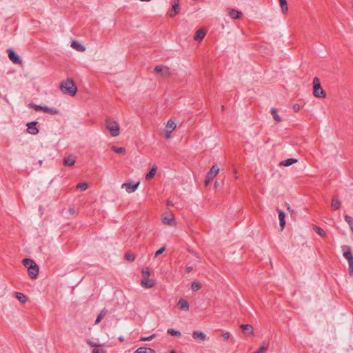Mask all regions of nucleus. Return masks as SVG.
<instances>
[{
	"label": "nucleus",
	"mask_w": 353,
	"mask_h": 353,
	"mask_svg": "<svg viewBox=\"0 0 353 353\" xmlns=\"http://www.w3.org/2000/svg\"><path fill=\"white\" fill-rule=\"evenodd\" d=\"M228 15L230 17V18L233 19H238L241 18L243 14L241 11H239L237 10L233 9V8H228Z\"/></svg>",
	"instance_id": "nucleus-11"
},
{
	"label": "nucleus",
	"mask_w": 353,
	"mask_h": 353,
	"mask_svg": "<svg viewBox=\"0 0 353 353\" xmlns=\"http://www.w3.org/2000/svg\"><path fill=\"white\" fill-rule=\"evenodd\" d=\"M345 220L348 223L350 228L353 227V218L349 215L345 216Z\"/></svg>",
	"instance_id": "nucleus-34"
},
{
	"label": "nucleus",
	"mask_w": 353,
	"mask_h": 353,
	"mask_svg": "<svg viewBox=\"0 0 353 353\" xmlns=\"http://www.w3.org/2000/svg\"><path fill=\"white\" fill-rule=\"evenodd\" d=\"M210 180H211V179H209L207 177L206 180L205 181V185H208L209 184V183H210Z\"/></svg>",
	"instance_id": "nucleus-49"
},
{
	"label": "nucleus",
	"mask_w": 353,
	"mask_h": 353,
	"mask_svg": "<svg viewBox=\"0 0 353 353\" xmlns=\"http://www.w3.org/2000/svg\"><path fill=\"white\" fill-rule=\"evenodd\" d=\"M192 336L196 340H200L201 341H204L206 339V335L200 331H194L192 333Z\"/></svg>",
	"instance_id": "nucleus-19"
},
{
	"label": "nucleus",
	"mask_w": 353,
	"mask_h": 353,
	"mask_svg": "<svg viewBox=\"0 0 353 353\" xmlns=\"http://www.w3.org/2000/svg\"><path fill=\"white\" fill-rule=\"evenodd\" d=\"M170 353H176L175 350H172Z\"/></svg>",
	"instance_id": "nucleus-53"
},
{
	"label": "nucleus",
	"mask_w": 353,
	"mask_h": 353,
	"mask_svg": "<svg viewBox=\"0 0 353 353\" xmlns=\"http://www.w3.org/2000/svg\"><path fill=\"white\" fill-rule=\"evenodd\" d=\"M163 223L173 225L175 222L174 215L170 212H165L161 216Z\"/></svg>",
	"instance_id": "nucleus-6"
},
{
	"label": "nucleus",
	"mask_w": 353,
	"mask_h": 353,
	"mask_svg": "<svg viewBox=\"0 0 353 353\" xmlns=\"http://www.w3.org/2000/svg\"><path fill=\"white\" fill-rule=\"evenodd\" d=\"M223 110H224V106H223V105H222V106H221V111H223Z\"/></svg>",
	"instance_id": "nucleus-54"
},
{
	"label": "nucleus",
	"mask_w": 353,
	"mask_h": 353,
	"mask_svg": "<svg viewBox=\"0 0 353 353\" xmlns=\"http://www.w3.org/2000/svg\"><path fill=\"white\" fill-rule=\"evenodd\" d=\"M191 288L194 291H198L201 288V285L199 282L194 281L191 285Z\"/></svg>",
	"instance_id": "nucleus-33"
},
{
	"label": "nucleus",
	"mask_w": 353,
	"mask_h": 353,
	"mask_svg": "<svg viewBox=\"0 0 353 353\" xmlns=\"http://www.w3.org/2000/svg\"><path fill=\"white\" fill-rule=\"evenodd\" d=\"M271 114L274 118V120L276 122V123H279L281 121V117L279 116V114H277V110L275 108H272L271 109Z\"/></svg>",
	"instance_id": "nucleus-26"
},
{
	"label": "nucleus",
	"mask_w": 353,
	"mask_h": 353,
	"mask_svg": "<svg viewBox=\"0 0 353 353\" xmlns=\"http://www.w3.org/2000/svg\"><path fill=\"white\" fill-rule=\"evenodd\" d=\"M192 270V267H188V268H186V272H190Z\"/></svg>",
	"instance_id": "nucleus-51"
},
{
	"label": "nucleus",
	"mask_w": 353,
	"mask_h": 353,
	"mask_svg": "<svg viewBox=\"0 0 353 353\" xmlns=\"http://www.w3.org/2000/svg\"><path fill=\"white\" fill-rule=\"evenodd\" d=\"M154 336H155V334H152L151 336H148V337H141L140 340L141 341H151Z\"/></svg>",
	"instance_id": "nucleus-42"
},
{
	"label": "nucleus",
	"mask_w": 353,
	"mask_h": 353,
	"mask_svg": "<svg viewBox=\"0 0 353 353\" xmlns=\"http://www.w3.org/2000/svg\"><path fill=\"white\" fill-rule=\"evenodd\" d=\"M313 229L321 236H322V237H325L326 236L325 232L322 228H321L320 227H319L317 225H314Z\"/></svg>",
	"instance_id": "nucleus-30"
},
{
	"label": "nucleus",
	"mask_w": 353,
	"mask_h": 353,
	"mask_svg": "<svg viewBox=\"0 0 353 353\" xmlns=\"http://www.w3.org/2000/svg\"><path fill=\"white\" fill-rule=\"evenodd\" d=\"M105 352L103 350L94 349L92 350V353H104Z\"/></svg>",
	"instance_id": "nucleus-47"
},
{
	"label": "nucleus",
	"mask_w": 353,
	"mask_h": 353,
	"mask_svg": "<svg viewBox=\"0 0 353 353\" xmlns=\"http://www.w3.org/2000/svg\"><path fill=\"white\" fill-rule=\"evenodd\" d=\"M142 274L143 278L149 277L151 274L150 270L148 268H145L142 270Z\"/></svg>",
	"instance_id": "nucleus-38"
},
{
	"label": "nucleus",
	"mask_w": 353,
	"mask_h": 353,
	"mask_svg": "<svg viewBox=\"0 0 353 353\" xmlns=\"http://www.w3.org/2000/svg\"><path fill=\"white\" fill-rule=\"evenodd\" d=\"M178 307L182 310L188 311L190 304L186 300L181 299L178 301Z\"/></svg>",
	"instance_id": "nucleus-18"
},
{
	"label": "nucleus",
	"mask_w": 353,
	"mask_h": 353,
	"mask_svg": "<svg viewBox=\"0 0 353 353\" xmlns=\"http://www.w3.org/2000/svg\"><path fill=\"white\" fill-rule=\"evenodd\" d=\"M139 185V182L136 183L133 182L124 183L121 185V188L125 189L128 193L135 192Z\"/></svg>",
	"instance_id": "nucleus-8"
},
{
	"label": "nucleus",
	"mask_w": 353,
	"mask_h": 353,
	"mask_svg": "<svg viewBox=\"0 0 353 353\" xmlns=\"http://www.w3.org/2000/svg\"><path fill=\"white\" fill-rule=\"evenodd\" d=\"M154 281L150 279L149 277L143 278L141 283V286L145 288H151L154 285Z\"/></svg>",
	"instance_id": "nucleus-13"
},
{
	"label": "nucleus",
	"mask_w": 353,
	"mask_h": 353,
	"mask_svg": "<svg viewBox=\"0 0 353 353\" xmlns=\"http://www.w3.org/2000/svg\"><path fill=\"white\" fill-rule=\"evenodd\" d=\"M37 121H32L26 124L28 129L27 131L29 134L36 135L39 133V130L37 128Z\"/></svg>",
	"instance_id": "nucleus-10"
},
{
	"label": "nucleus",
	"mask_w": 353,
	"mask_h": 353,
	"mask_svg": "<svg viewBox=\"0 0 353 353\" xmlns=\"http://www.w3.org/2000/svg\"><path fill=\"white\" fill-rule=\"evenodd\" d=\"M8 57L15 65H21L22 61L19 57L12 49L8 50Z\"/></svg>",
	"instance_id": "nucleus-9"
},
{
	"label": "nucleus",
	"mask_w": 353,
	"mask_h": 353,
	"mask_svg": "<svg viewBox=\"0 0 353 353\" xmlns=\"http://www.w3.org/2000/svg\"><path fill=\"white\" fill-rule=\"evenodd\" d=\"M288 210H290V206L288 205Z\"/></svg>",
	"instance_id": "nucleus-55"
},
{
	"label": "nucleus",
	"mask_w": 353,
	"mask_h": 353,
	"mask_svg": "<svg viewBox=\"0 0 353 353\" xmlns=\"http://www.w3.org/2000/svg\"><path fill=\"white\" fill-rule=\"evenodd\" d=\"M165 250V247H162L161 248H160L159 250H158L156 252H155V256H159L160 254H161Z\"/></svg>",
	"instance_id": "nucleus-43"
},
{
	"label": "nucleus",
	"mask_w": 353,
	"mask_h": 353,
	"mask_svg": "<svg viewBox=\"0 0 353 353\" xmlns=\"http://www.w3.org/2000/svg\"><path fill=\"white\" fill-rule=\"evenodd\" d=\"M156 172H157V168L154 166L150 169V172L146 174L145 179L150 180L155 175Z\"/></svg>",
	"instance_id": "nucleus-29"
},
{
	"label": "nucleus",
	"mask_w": 353,
	"mask_h": 353,
	"mask_svg": "<svg viewBox=\"0 0 353 353\" xmlns=\"http://www.w3.org/2000/svg\"><path fill=\"white\" fill-rule=\"evenodd\" d=\"M71 47L78 51V52H85L86 48L85 47L81 44V43H79V41H73L72 43H71Z\"/></svg>",
	"instance_id": "nucleus-15"
},
{
	"label": "nucleus",
	"mask_w": 353,
	"mask_h": 353,
	"mask_svg": "<svg viewBox=\"0 0 353 353\" xmlns=\"http://www.w3.org/2000/svg\"><path fill=\"white\" fill-rule=\"evenodd\" d=\"M313 94L316 97L325 98L326 94L321 88L320 81L318 77H314L313 79Z\"/></svg>",
	"instance_id": "nucleus-5"
},
{
	"label": "nucleus",
	"mask_w": 353,
	"mask_h": 353,
	"mask_svg": "<svg viewBox=\"0 0 353 353\" xmlns=\"http://www.w3.org/2000/svg\"><path fill=\"white\" fill-rule=\"evenodd\" d=\"M342 249L344 250L343 256L348 261L349 274L351 276H353V254L349 246L343 245Z\"/></svg>",
	"instance_id": "nucleus-4"
},
{
	"label": "nucleus",
	"mask_w": 353,
	"mask_h": 353,
	"mask_svg": "<svg viewBox=\"0 0 353 353\" xmlns=\"http://www.w3.org/2000/svg\"><path fill=\"white\" fill-rule=\"evenodd\" d=\"M88 185L86 183H79L77 185V188L81 190V191H85L87 190Z\"/></svg>",
	"instance_id": "nucleus-32"
},
{
	"label": "nucleus",
	"mask_w": 353,
	"mask_h": 353,
	"mask_svg": "<svg viewBox=\"0 0 353 353\" xmlns=\"http://www.w3.org/2000/svg\"><path fill=\"white\" fill-rule=\"evenodd\" d=\"M222 336L224 340H228L230 336V334L229 332H225L223 334Z\"/></svg>",
	"instance_id": "nucleus-45"
},
{
	"label": "nucleus",
	"mask_w": 353,
	"mask_h": 353,
	"mask_svg": "<svg viewBox=\"0 0 353 353\" xmlns=\"http://www.w3.org/2000/svg\"><path fill=\"white\" fill-rule=\"evenodd\" d=\"M176 13V2L172 3V11L170 12V17H174Z\"/></svg>",
	"instance_id": "nucleus-40"
},
{
	"label": "nucleus",
	"mask_w": 353,
	"mask_h": 353,
	"mask_svg": "<svg viewBox=\"0 0 353 353\" xmlns=\"http://www.w3.org/2000/svg\"><path fill=\"white\" fill-rule=\"evenodd\" d=\"M217 185H218V184H217V182H216V183H214V186H215V187H216V186H217Z\"/></svg>",
	"instance_id": "nucleus-56"
},
{
	"label": "nucleus",
	"mask_w": 353,
	"mask_h": 353,
	"mask_svg": "<svg viewBox=\"0 0 353 353\" xmlns=\"http://www.w3.org/2000/svg\"><path fill=\"white\" fill-rule=\"evenodd\" d=\"M219 172V168L216 165H214L208 172L207 174V177L209 179H212L215 176L218 174Z\"/></svg>",
	"instance_id": "nucleus-17"
},
{
	"label": "nucleus",
	"mask_w": 353,
	"mask_h": 353,
	"mask_svg": "<svg viewBox=\"0 0 353 353\" xmlns=\"http://www.w3.org/2000/svg\"><path fill=\"white\" fill-rule=\"evenodd\" d=\"M268 345H262L261 347H260L256 351L252 352V353H265L266 352V350H268Z\"/></svg>",
	"instance_id": "nucleus-35"
},
{
	"label": "nucleus",
	"mask_w": 353,
	"mask_h": 353,
	"mask_svg": "<svg viewBox=\"0 0 353 353\" xmlns=\"http://www.w3.org/2000/svg\"><path fill=\"white\" fill-rule=\"evenodd\" d=\"M105 312H101L97 316L96 321H95V324H98L99 323L101 322V321L102 320V319L105 316Z\"/></svg>",
	"instance_id": "nucleus-39"
},
{
	"label": "nucleus",
	"mask_w": 353,
	"mask_h": 353,
	"mask_svg": "<svg viewBox=\"0 0 353 353\" xmlns=\"http://www.w3.org/2000/svg\"><path fill=\"white\" fill-rule=\"evenodd\" d=\"M134 353H155V351L151 348L141 347H139Z\"/></svg>",
	"instance_id": "nucleus-23"
},
{
	"label": "nucleus",
	"mask_w": 353,
	"mask_h": 353,
	"mask_svg": "<svg viewBox=\"0 0 353 353\" xmlns=\"http://www.w3.org/2000/svg\"><path fill=\"white\" fill-rule=\"evenodd\" d=\"M296 162H297V159L290 158V159H288L286 160L281 161L279 165L281 166H290Z\"/></svg>",
	"instance_id": "nucleus-21"
},
{
	"label": "nucleus",
	"mask_w": 353,
	"mask_h": 353,
	"mask_svg": "<svg viewBox=\"0 0 353 353\" xmlns=\"http://www.w3.org/2000/svg\"><path fill=\"white\" fill-rule=\"evenodd\" d=\"M283 13L285 14L288 11V7L286 0H279Z\"/></svg>",
	"instance_id": "nucleus-27"
},
{
	"label": "nucleus",
	"mask_w": 353,
	"mask_h": 353,
	"mask_svg": "<svg viewBox=\"0 0 353 353\" xmlns=\"http://www.w3.org/2000/svg\"><path fill=\"white\" fill-rule=\"evenodd\" d=\"M86 343L88 345L93 347H97L101 346L100 344L96 343L94 342L91 341L90 340L88 339L86 340Z\"/></svg>",
	"instance_id": "nucleus-41"
},
{
	"label": "nucleus",
	"mask_w": 353,
	"mask_h": 353,
	"mask_svg": "<svg viewBox=\"0 0 353 353\" xmlns=\"http://www.w3.org/2000/svg\"><path fill=\"white\" fill-rule=\"evenodd\" d=\"M69 211H70V213L71 214H74V212H75V211H74V210L73 208H70Z\"/></svg>",
	"instance_id": "nucleus-50"
},
{
	"label": "nucleus",
	"mask_w": 353,
	"mask_h": 353,
	"mask_svg": "<svg viewBox=\"0 0 353 353\" xmlns=\"http://www.w3.org/2000/svg\"><path fill=\"white\" fill-rule=\"evenodd\" d=\"M112 150L117 153H124L125 152V149L124 148H118L116 146H112Z\"/></svg>",
	"instance_id": "nucleus-36"
},
{
	"label": "nucleus",
	"mask_w": 353,
	"mask_h": 353,
	"mask_svg": "<svg viewBox=\"0 0 353 353\" xmlns=\"http://www.w3.org/2000/svg\"><path fill=\"white\" fill-rule=\"evenodd\" d=\"M23 264L28 268V274L32 279H36L39 274V267L36 263L30 259H24Z\"/></svg>",
	"instance_id": "nucleus-2"
},
{
	"label": "nucleus",
	"mask_w": 353,
	"mask_h": 353,
	"mask_svg": "<svg viewBox=\"0 0 353 353\" xmlns=\"http://www.w3.org/2000/svg\"><path fill=\"white\" fill-rule=\"evenodd\" d=\"M341 203L337 197H334L332 200L331 206L333 210H338L341 207Z\"/></svg>",
	"instance_id": "nucleus-22"
},
{
	"label": "nucleus",
	"mask_w": 353,
	"mask_h": 353,
	"mask_svg": "<svg viewBox=\"0 0 353 353\" xmlns=\"http://www.w3.org/2000/svg\"><path fill=\"white\" fill-rule=\"evenodd\" d=\"M168 333L170 334L172 336H176V330H175L174 329H168Z\"/></svg>",
	"instance_id": "nucleus-44"
},
{
	"label": "nucleus",
	"mask_w": 353,
	"mask_h": 353,
	"mask_svg": "<svg viewBox=\"0 0 353 353\" xmlns=\"http://www.w3.org/2000/svg\"><path fill=\"white\" fill-rule=\"evenodd\" d=\"M119 340L121 342H123V341H124V338H123V336H120V337L119 338Z\"/></svg>",
	"instance_id": "nucleus-52"
},
{
	"label": "nucleus",
	"mask_w": 353,
	"mask_h": 353,
	"mask_svg": "<svg viewBox=\"0 0 353 353\" xmlns=\"http://www.w3.org/2000/svg\"><path fill=\"white\" fill-rule=\"evenodd\" d=\"M43 111L50 114H57L59 113V110L56 108H52L47 106L43 107Z\"/></svg>",
	"instance_id": "nucleus-25"
},
{
	"label": "nucleus",
	"mask_w": 353,
	"mask_h": 353,
	"mask_svg": "<svg viewBox=\"0 0 353 353\" xmlns=\"http://www.w3.org/2000/svg\"><path fill=\"white\" fill-rule=\"evenodd\" d=\"M76 157L73 154H70L65 157L63 160V165L65 166H72L74 165L76 162Z\"/></svg>",
	"instance_id": "nucleus-14"
},
{
	"label": "nucleus",
	"mask_w": 353,
	"mask_h": 353,
	"mask_svg": "<svg viewBox=\"0 0 353 353\" xmlns=\"http://www.w3.org/2000/svg\"><path fill=\"white\" fill-rule=\"evenodd\" d=\"M105 125L112 137H117L119 134L120 128L117 121L111 120L110 119H106Z\"/></svg>",
	"instance_id": "nucleus-3"
},
{
	"label": "nucleus",
	"mask_w": 353,
	"mask_h": 353,
	"mask_svg": "<svg viewBox=\"0 0 353 353\" xmlns=\"http://www.w3.org/2000/svg\"><path fill=\"white\" fill-rule=\"evenodd\" d=\"M176 128V124L172 119L169 120L165 128V137L167 139L171 138V133Z\"/></svg>",
	"instance_id": "nucleus-7"
},
{
	"label": "nucleus",
	"mask_w": 353,
	"mask_h": 353,
	"mask_svg": "<svg viewBox=\"0 0 353 353\" xmlns=\"http://www.w3.org/2000/svg\"><path fill=\"white\" fill-rule=\"evenodd\" d=\"M28 106L30 108L35 109L36 110H42L43 111V106H41V105H37V104H34V103H29Z\"/></svg>",
	"instance_id": "nucleus-37"
},
{
	"label": "nucleus",
	"mask_w": 353,
	"mask_h": 353,
	"mask_svg": "<svg viewBox=\"0 0 353 353\" xmlns=\"http://www.w3.org/2000/svg\"><path fill=\"white\" fill-rule=\"evenodd\" d=\"M243 332L244 334L248 335H254V329L253 327L250 324H242L240 325Z\"/></svg>",
	"instance_id": "nucleus-12"
},
{
	"label": "nucleus",
	"mask_w": 353,
	"mask_h": 353,
	"mask_svg": "<svg viewBox=\"0 0 353 353\" xmlns=\"http://www.w3.org/2000/svg\"><path fill=\"white\" fill-rule=\"evenodd\" d=\"M277 210L279 212V219L280 226L281 228V230H283L285 225V214L283 210Z\"/></svg>",
	"instance_id": "nucleus-20"
},
{
	"label": "nucleus",
	"mask_w": 353,
	"mask_h": 353,
	"mask_svg": "<svg viewBox=\"0 0 353 353\" xmlns=\"http://www.w3.org/2000/svg\"><path fill=\"white\" fill-rule=\"evenodd\" d=\"M234 174H236V170H234Z\"/></svg>",
	"instance_id": "nucleus-58"
},
{
	"label": "nucleus",
	"mask_w": 353,
	"mask_h": 353,
	"mask_svg": "<svg viewBox=\"0 0 353 353\" xmlns=\"http://www.w3.org/2000/svg\"><path fill=\"white\" fill-rule=\"evenodd\" d=\"M16 298L21 303H24L27 301V298L25 294L21 292L15 293Z\"/></svg>",
	"instance_id": "nucleus-28"
},
{
	"label": "nucleus",
	"mask_w": 353,
	"mask_h": 353,
	"mask_svg": "<svg viewBox=\"0 0 353 353\" xmlns=\"http://www.w3.org/2000/svg\"><path fill=\"white\" fill-rule=\"evenodd\" d=\"M181 335V333L178 331V336Z\"/></svg>",
	"instance_id": "nucleus-57"
},
{
	"label": "nucleus",
	"mask_w": 353,
	"mask_h": 353,
	"mask_svg": "<svg viewBox=\"0 0 353 353\" xmlns=\"http://www.w3.org/2000/svg\"><path fill=\"white\" fill-rule=\"evenodd\" d=\"M60 90L65 94L70 96H74L77 92V87L73 82V80L70 78L63 81L59 85Z\"/></svg>",
	"instance_id": "nucleus-1"
},
{
	"label": "nucleus",
	"mask_w": 353,
	"mask_h": 353,
	"mask_svg": "<svg viewBox=\"0 0 353 353\" xmlns=\"http://www.w3.org/2000/svg\"><path fill=\"white\" fill-rule=\"evenodd\" d=\"M169 68H154V72L156 74H161L162 75H166L168 74Z\"/></svg>",
	"instance_id": "nucleus-24"
},
{
	"label": "nucleus",
	"mask_w": 353,
	"mask_h": 353,
	"mask_svg": "<svg viewBox=\"0 0 353 353\" xmlns=\"http://www.w3.org/2000/svg\"><path fill=\"white\" fill-rule=\"evenodd\" d=\"M125 259L131 262V261H133L135 259V256L134 254L132 253H130V252H128L125 254Z\"/></svg>",
	"instance_id": "nucleus-31"
},
{
	"label": "nucleus",
	"mask_w": 353,
	"mask_h": 353,
	"mask_svg": "<svg viewBox=\"0 0 353 353\" xmlns=\"http://www.w3.org/2000/svg\"><path fill=\"white\" fill-rule=\"evenodd\" d=\"M350 229H351V230H352V232L353 233V227L352 228H350Z\"/></svg>",
	"instance_id": "nucleus-59"
},
{
	"label": "nucleus",
	"mask_w": 353,
	"mask_h": 353,
	"mask_svg": "<svg viewBox=\"0 0 353 353\" xmlns=\"http://www.w3.org/2000/svg\"><path fill=\"white\" fill-rule=\"evenodd\" d=\"M206 30L203 28H201L196 32L194 39L197 42H200L204 38Z\"/></svg>",
	"instance_id": "nucleus-16"
},
{
	"label": "nucleus",
	"mask_w": 353,
	"mask_h": 353,
	"mask_svg": "<svg viewBox=\"0 0 353 353\" xmlns=\"http://www.w3.org/2000/svg\"><path fill=\"white\" fill-rule=\"evenodd\" d=\"M167 205H168V206H173V205H174V203H173L172 201H167Z\"/></svg>",
	"instance_id": "nucleus-48"
},
{
	"label": "nucleus",
	"mask_w": 353,
	"mask_h": 353,
	"mask_svg": "<svg viewBox=\"0 0 353 353\" xmlns=\"http://www.w3.org/2000/svg\"><path fill=\"white\" fill-rule=\"evenodd\" d=\"M293 110L294 112H299L300 110V105L297 103L294 104L293 105Z\"/></svg>",
	"instance_id": "nucleus-46"
}]
</instances>
